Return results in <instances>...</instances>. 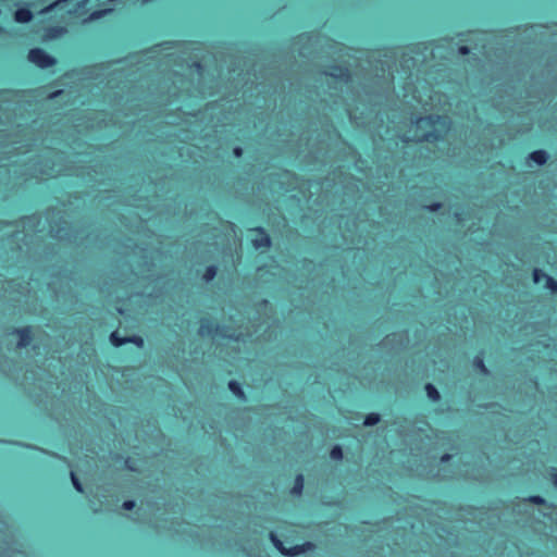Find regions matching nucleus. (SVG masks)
Instances as JSON below:
<instances>
[{"label":"nucleus","mask_w":557,"mask_h":557,"mask_svg":"<svg viewBox=\"0 0 557 557\" xmlns=\"http://www.w3.org/2000/svg\"><path fill=\"white\" fill-rule=\"evenodd\" d=\"M414 134L407 140L433 141L440 139L447 129V119L440 115L420 117L413 124Z\"/></svg>","instance_id":"nucleus-1"},{"label":"nucleus","mask_w":557,"mask_h":557,"mask_svg":"<svg viewBox=\"0 0 557 557\" xmlns=\"http://www.w3.org/2000/svg\"><path fill=\"white\" fill-rule=\"evenodd\" d=\"M270 539H271L273 545L283 555H286V556H297V555H300L302 553L312 550L314 548V544H312L311 542H306V543H304L301 545H295V546H293V547L287 549V548L284 547L282 541L273 532L270 533Z\"/></svg>","instance_id":"nucleus-2"},{"label":"nucleus","mask_w":557,"mask_h":557,"mask_svg":"<svg viewBox=\"0 0 557 557\" xmlns=\"http://www.w3.org/2000/svg\"><path fill=\"white\" fill-rule=\"evenodd\" d=\"M29 62L40 69H48L57 63V60L40 48L30 49L28 52Z\"/></svg>","instance_id":"nucleus-3"},{"label":"nucleus","mask_w":557,"mask_h":557,"mask_svg":"<svg viewBox=\"0 0 557 557\" xmlns=\"http://www.w3.org/2000/svg\"><path fill=\"white\" fill-rule=\"evenodd\" d=\"M327 76H331L335 79H339V82L347 83L349 78L348 70L341 66L333 67L329 73H326Z\"/></svg>","instance_id":"nucleus-4"},{"label":"nucleus","mask_w":557,"mask_h":557,"mask_svg":"<svg viewBox=\"0 0 557 557\" xmlns=\"http://www.w3.org/2000/svg\"><path fill=\"white\" fill-rule=\"evenodd\" d=\"M218 331H219V327L216 325H214L212 322H210L209 320L202 319L200 321L199 335L210 336L214 332H218Z\"/></svg>","instance_id":"nucleus-5"},{"label":"nucleus","mask_w":557,"mask_h":557,"mask_svg":"<svg viewBox=\"0 0 557 557\" xmlns=\"http://www.w3.org/2000/svg\"><path fill=\"white\" fill-rule=\"evenodd\" d=\"M15 332L18 335L17 347L18 348L26 347L30 343L29 329L26 327V329H22V330H16Z\"/></svg>","instance_id":"nucleus-6"},{"label":"nucleus","mask_w":557,"mask_h":557,"mask_svg":"<svg viewBox=\"0 0 557 557\" xmlns=\"http://www.w3.org/2000/svg\"><path fill=\"white\" fill-rule=\"evenodd\" d=\"M270 244V237L262 231H260L259 237L252 239V245L256 249L268 248Z\"/></svg>","instance_id":"nucleus-7"},{"label":"nucleus","mask_w":557,"mask_h":557,"mask_svg":"<svg viewBox=\"0 0 557 557\" xmlns=\"http://www.w3.org/2000/svg\"><path fill=\"white\" fill-rule=\"evenodd\" d=\"M33 14L28 9H18L14 13V20L17 23H27L32 20Z\"/></svg>","instance_id":"nucleus-8"},{"label":"nucleus","mask_w":557,"mask_h":557,"mask_svg":"<svg viewBox=\"0 0 557 557\" xmlns=\"http://www.w3.org/2000/svg\"><path fill=\"white\" fill-rule=\"evenodd\" d=\"M530 159L536 162L537 164L542 165L547 161V153L544 150L533 151L530 154Z\"/></svg>","instance_id":"nucleus-9"},{"label":"nucleus","mask_w":557,"mask_h":557,"mask_svg":"<svg viewBox=\"0 0 557 557\" xmlns=\"http://www.w3.org/2000/svg\"><path fill=\"white\" fill-rule=\"evenodd\" d=\"M425 392H426L428 397L432 401H438L440 400L441 395H440L438 391L436 389V387L433 384L428 383L425 385Z\"/></svg>","instance_id":"nucleus-10"},{"label":"nucleus","mask_w":557,"mask_h":557,"mask_svg":"<svg viewBox=\"0 0 557 557\" xmlns=\"http://www.w3.org/2000/svg\"><path fill=\"white\" fill-rule=\"evenodd\" d=\"M65 33H66V28L65 27H51L47 32V37L49 39H55V38L60 37L61 35H63Z\"/></svg>","instance_id":"nucleus-11"},{"label":"nucleus","mask_w":557,"mask_h":557,"mask_svg":"<svg viewBox=\"0 0 557 557\" xmlns=\"http://www.w3.org/2000/svg\"><path fill=\"white\" fill-rule=\"evenodd\" d=\"M304 488V476L298 474L295 479V484L292 488V493L295 495H300Z\"/></svg>","instance_id":"nucleus-12"},{"label":"nucleus","mask_w":557,"mask_h":557,"mask_svg":"<svg viewBox=\"0 0 557 557\" xmlns=\"http://www.w3.org/2000/svg\"><path fill=\"white\" fill-rule=\"evenodd\" d=\"M228 388L232 391L233 394H235L237 397L239 398H243L244 397V392L239 385V383H237L236 381H231L228 383Z\"/></svg>","instance_id":"nucleus-13"},{"label":"nucleus","mask_w":557,"mask_h":557,"mask_svg":"<svg viewBox=\"0 0 557 557\" xmlns=\"http://www.w3.org/2000/svg\"><path fill=\"white\" fill-rule=\"evenodd\" d=\"M380 421V414L379 413H369L364 421H363V424L366 426H372V425H375L376 423H379Z\"/></svg>","instance_id":"nucleus-14"},{"label":"nucleus","mask_w":557,"mask_h":557,"mask_svg":"<svg viewBox=\"0 0 557 557\" xmlns=\"http://www.w3.org/2000/svg\"><path fill=\"white\" fill-rule=\"evenodd\" d=\"M545 288L549 289L553 294H557V281L547 275L545 278Z\"/></svg>","instance_id":"nucleus-15"},{"label":"nucleus","mask_w":557,"mask_h":557,"mask_svg":"<svg viewBox=\"0 0 557 557\" xmlns=\"http://www.w3.org/2000/svg\"><path fill=\"white\" fill-rule=\"evenodd\" d=\"M110 341L111 343L115 346V347H119L125 343H128V339L127 337L126 338H121L119 337L117 333L116 332H113L111 335H110Z\"/></svg>","instance_id":"nucleus-16"},{"label":"nucleus","mask_w":557,"mask_h":557,"mask_svg":"<svg viewBox=\"0 0 557 557\" xmlns=\"http://www.w3.org/2000/svg\"><path fill=\"white\" fill-rule=\"evenodd\" d=\"M216 274V269L215 267H208L205 274H203V280L206 282H210L211 280H213V277L215 276Z\"/></svg>","instance_id":"nucleus-17"},{"label":"nucleus","mask_w":557,"mask_h":557,"mask_svg":"<svg viewBox=\"0 0 557 557\" xmlns=\"http://www.w3.org/2000/svg\"><path fill=\"white\" fill-rule=\"evenodd\" d=\"M546 276H547V274L544 273L542 270L534 269V271H533V281H534V283H540L542 280H545Z\"/></svg>","instance_id":"nucleus-18"},{"label":"nucleus","mask_w":557,"mask_h":557,"mask_svg":"<svg viewBox=\"0 0 557 557\" xmlns=\"http://www.w3.org/2000/svg\"><path fill=\"white\" fill-rule=\"evenodd\" d=\"M330 456L334 460H338L343 458V451L339 446H334L330 453Z\"/></svg>","instance_id":"nucleus-19"},{"label":"nucleus","mask_w":557,"mask_h":557,"mask_svg":"<svg viewBox=\"0 0 557 557\" xmlns=\"http://www.w3.org/2000/svg\"><path fill=\"white\" fill-rule=\"evenodd\" d=\"M474 366H475L476 368H479V369H480V371H481L483 374H487V373H488V371H487V369H486V367H485V364H484V362H483V359H482V358H480V357H475V359H474Z\"/></svg>","instance_id":"nucleus-20"},{"label":"nucleus","mask_w":557,"mask_h":557,"mask_svg":"<svg viewBox=\"0 0 557 557\" xmlns=\"http://www.w3.org/2000/svg\"><path fill=\"white\" fill-rule=\"evenodd\" d=\"M71 479H72L73 485L76 488V491L83 492L82 484L73 472L71 473Z\"/></svg>","instance_id":"nucleus-21"},{"label":"nucleus","mask_w":557,"mask_h":557,"mask_svg":"<svg viewBox=\"0 0 557 557\" xmlns=\"http://www.w3.org/2000/svg\"><path fill=\"white\" fill-rule=\"evenodd\" d=\"M128 342H132V343H135L136 345L138 346H143L144 345V341L141 337H127Z\"/></svg>","instance_id":"nucleus-22"},{"label":"nucleus","mask_w":557,"mask_h":557,"mask_svg":"<svg viewBox=\"0 0 557 557\" xmlns=\"http://www.w3.org/2000/svg\"><path fill=\"white\" fill-rule=\"evenodd\" d=\"M109 11L110 10L96 11V12L91 13L90 17L91 18H99V17H101L102 15H104Z\"/></svg>","instance_id":"nucleus-23"},{"label":"nucleus","mask_w":557,"mask_h":557,"mask_svg":"<svg viewBox=\"0 0 557 557\" xmlns=\"http://www.w3.org/2000/svg\"><path fill=\"white\" fill-rule=\"evenodd\" d=\"M134 507H135V502H133V500H126V502L123 503V508L125 510H131Z\"/></svg>","instance_id":"nucleus-24"},{"label":"nucleus","mask_w":557,"mask_h":557,"mask_svg":"<svg viewBox=\"0 0 557 557\" xmlns=\"http://www.w3.org/2000/svg\"><path fill=\"white\" fill-rule=\"evenodd\" d=\"M529 500L534 504H544L545 502L544 498H542L541 496H531Z\"/></svg>","instance_id":"nucleus-25"},{"label":"nucleus","mask_w":557,"mask_h":557,"mask_svg":"<svg viewBox=\"0 0 557 557\" xmlns=\"http://www.w3.org/2000/svg\"><path fill=\"white\" fill-rule=\"evenodd\" d=\"M459 53H460V54H467V53H469V48H468L467 46H461V47L459 48Z\"/></svg>","instance_id":"nucleus-26"},{"label":"nucleus","mask_w":557,"mask_h":557,"mask_svg":"<svg viewBox=\"0 0 557 557\" xmlns=\"http://www.w3.org/2000/svg\"><path fill=\"white\" fill-rule=\"evenodd\" d=\"M552 480L555 485H557V469H553Z\"/></svg>","instance_id":"nucleus-27"},{"label":"nucleus","mask_w":557,"mask_h":557,"mask_svg":"<svg viewBox=\"0 0 557 557\" xmlns=\"http://www.w3.org/2000/svg\"><path fill=\"white\" fill-rule=\"evenodd\" d=\"M440 207H441V203H433V205L429 206L428 208L430 211H436Z\"/></svg>","instance_id":"nucleus-28"},{"label":"nucleus","mask_w":557,"mask_h":557,"mask_svg":"<svg viewBox=\"0 0 557 557\" xmlns=\"http://www.w3.org/2000/svg\"><path fill=\"white\" fill-rule=\"evenodd\" d=\"M450 457H451V456H450V455H448V454L443 455V456H442V458H441V462H446V461H448V460L450 459Z\"/></svg>","instance_id":"nucleus-29"},{"label":"nucleus","mask_w":557,"mask_h":557,"mask_svg":"<svg viewBox=\"0 0 557 557\" xmlns=\"http://www.w3.org/2000/svg\"><path fill=\"white\" fill-rule=\"evenodd\" d=\"M234 153L236 157H240L242 156V148L237 147L234 149Z\"/></svg>","instance_id":"nucleus-30"},{"label":"nucleus","mask_w":557,"mask_h":557,"mask_svg":"<svg viewBox=\"0 0 557 557\" xmlns=\"http://www.w3.org/2000/svg\"><path fill=\"white\" fill-rule=\"evenodd\" d=\"M396 335H392V336H386L385 338V345H387V343L391 342L392 337L394 338Z\"/></svg>","instance_id":"nucleus-31"},{"label":"nucleus","mask_w":557,"mask_h":557,"mask_svg":"<svg viewBox=\"0 0 557 557\" xmlns=\"http://www.w3.org/2000/svg\"><path fill=\"white\" fill-rule=\"evenodd\" d=\"M223 336L234 337V335H232V334H223Z\"/></svg>","instance_id":"nucleus-32"},{"label":"nucleus","mask_w":557,"mask_h":557,"mask_svg":"<svg viewBox=\"0 0 557 557\" xmlns=\"http://www.w3.org/2000/svg\"><path fill=\"white\" fill-rule=\"evenodd\" d=\"M89 0H83L84 3L88 2Z\"/></svg>","instance_id":"nucleus-33"}]
</instances>
